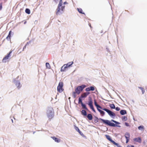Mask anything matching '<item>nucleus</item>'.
Instances as JSON below:
<instances>
[{"mask_svg":"<svg viewBox=\"0 0 147 147\" xmlns=\"http://www.w3.org/2000/svg\"><path fill=\"white\" fill-rule=\"evenodd\" d=\"M12 51H10L6 55L5 57L3 58L2 60L3 62H5L6 60L8 59L9 57L11 56V54L12 53Z\"/></svg>","mask_w":147,"mask_h":147,"instance_id":"obj_7","label":"nucleus"},{"mask_svg":"<svg viewBox=\"0 0 147 147\" xmlns=\"http://www.w3.org/2000/svg\"><path fill=\"white\" fill-rule=\"evenodd\" d=\"M25 12L28 14H30V9L28 8H26L25 10Z\"/></svg>","mask_w":147,"mask_h":147,"instance_id":"obj_28","label":"nucleus"},{"mask_svg":"<svg viewBox=\"0 0 147 147\" xmlns=\"http://www.w3.org/2000/svg\"><path fill=\"white\" fill-rule=\"evenodd\" d=\"M107 113L113 119H114L116 116L115 114L110 110Z\"/></svg>","mask_w":147,"mask_h":147,"instance_id":"obj_9","label":"nucleus"},{"mask_svg":"<svg viewBox=\"0 0 147 147\" xmlns=\"http://www.w3.org/2000/svg\"><path fill=\"white\" fill-rule=\"evenodd\" d=\"M115 110L117 111H118L120 110V108L118 107H117L115 108Z\"/></svg>","mask_w":147,"mask_h":147,"instance_id":"obj_39","label":"nucleus"},{"mask_svg":"<svg viewBox=\"0 0 147 147\" xmlns=\"http://www.w3.org/2000/svg\"><path fill=\"white\" fill-rule=\"evenodd\" d=\"M68 67L66 65L64 66V65L61 67V72H63L65 71L68 68Z\"/></svg>","mask_w":147,"mask_h":147,"instance_id":"obj_13","label":"nucleus"},{"mask_svg":"<svg viewBox=\"0 0 147 147\" xmlns=\"http://www.w3.org/2000/svg\"><path fill=\"white\" fill-rule=\"evenodd\" d=\"M68 4V3H67L66 1H65V2H64L63 3L64 5H65V4Z\"/></svg>","mask_w":147,"mask_h":147,"instance_id":"obj_45","label":"nucleus"},{"mask_svg":"<svg viewBox=\"0 0 147 147\" xmlns=\"http://www.w3.org/2000/svg\"><path fill=\"white\" fill-rule=\"evenodd\" d=\"M114 145L116 146L117 147H122L121 146L119 145L118 143H116Z\"/></svg>","mask_w":147,"mask_h":147,"instance_id":"obj_38","label":"nucleus"},{"mask_svg":"<svg viewBox=\"0 0 147 147\" xmlns=\"http://www.w3.org/2000/svg\"><path fill=\"white\" fill-rule=\"evenodd\" d=\"M33 40H30L29 42V43H30L31 42H33Z\"/></svg>","mask_w":147,"mask_h":147,"instance_id":"obj_47","label":"nucleus"},{"mask_svg":"<svg viewBox=\"0 0 147 147\" xmlns=\"http://www.w3.org/2000/svg\"><path fill=\"white\" fill-rule=\"evenodd\" d=\"M18 78L19 76H18L16 79H15L13 80V82L15 84L18 89H19L22 87V85L21 84L20 81L17 80V79Z\"/></svg>","mask_w":147,"mask_h":147,"instance_id":"obj_5","label":"nucleus"},{"mask_svg":"<svg viewBox=\"0 0 147 147\" xmlns=\"http://www.w3.org/2000/svg\"><path fill=\"white\" fill-rule=\"evenodd\" d=\"M74 127H75V128L76 129V130L77 131H79L80 130L79 129V128L76 127V126H74Z\"/></svg>","mask_w":147,"mask_h":147,"instance_id":"obj_37","label":"nucleus"},{"mask_svg":"<svg viewBox=\"0 0 147 147\" xmlns=\"http://www.w3.org/2000/svg\"><path fill=\"white\" fill-rule=\"evenodd\" d=\"M99 119L102 121L104 123L109 126L113 127H121V126L117 125L120 124V123L117 121L113 119H112L111 121L115 123V124L111 122L110 121L108 120H105L101 118H100Z\"/></svg>","mask_w":147,"mask_h":147,"instance_id":"obj_1","label":"nucleus"},{"mask_svg":"<svg viewBox=\"0 0 147 147\" xmlns=\"http://www.w3.org/2000/svg\"><path fill=\"white\" fill-rule=\"evenodd\" d=\"M127 147H134V146L133 145H128Z\"/></svg>","mask_w":147,"mask_h":147,"instance_id":"obj_43","label":"nucleus"},{"mask_svg":"<svg viewBox=\"0 0 147 147\" xmlns=\"http://www.w3.org/2000/svg\"><path fill=\"white\" fill-rule=\"evenodd\" d=\"M88 105L89 107L93 105V101L92 99L91 98H90V99H89Z\"/></svg>","mask_w":147,"mask_h":147,"instance_id":"obj_20","label":"nucleus"},{"mask_svg":"<svg viewBox=\"0 0 147 147\" xmlns=\"http://www.w3.org/2000/svg\"><path fill=\"white\" fill-rule=\"evenodd\" d=\"M51 138L55 140V141L57 142H60L61 140L60 139L56 138L55 136L51 137Z\"/></svg>","mask_w":147,"mask_h":147,"instance_id":"obj_14","label":"nucleus"},{"mask_svg":"<svg viewBox=\"0 0 147 147\" xmlns=\"http://www.w3.org/2000/svg\"><path fill=\"white\" fill-rule=\"evenodd\" d=\"M82 98H81V96H80L78 99V103L79 104H80L81 105L82 104V103H83L82 102Z\"/></svg>","mask_w":147,"mask_h":147,"instance_id":"obj_26","label":"nucleus"},{"mask_svg":"<svg viewBox=\"0 0 147 147\" xmlns=\"http://www.w3.org/2000/svg\"><path fill=\"white\" fill-rule=\"evenodd\" d=\"M30 43H29V42H28L27 43H26V46H27L28 45V44H30Z\"/></svg>","mask_w":147,"mask_h":147,"instance_id":"obj_48","label":"nucleus"},{"mask_svg":"<svg viewBox=\"0 0 147 147\" xmlns=\"http://www.w3.org/2000/svg\"><path fill=\"white\" fill-rule=\"evenodd\" d=\"M106 49H107V51H109V49H108V48H107Z\"/></svg>","mask_w":147,"mask_h":147,"instance_id":"obj_49","label":"nucleus"},{"mask_svg":"<svg viewBox=\"0 0 147 147\" xmlns=\"http://www.w3.org/2000/svg\"><path fill=\"white\" fill-rule=\"evenodd\" d=\"M134 140L139 143H141V139L140 137L135 138L134 139Z\"/></svg>","mask_w":147,"mask_h":147,"instance_id":"obj_17","label":"nucleus"},{"mask_svg":"<svg viewBox=\"0 0 147 147\" xmlns=\"http://www.w3.org/2000/svg\"><path fill=\"white\" fill-rule=\"evenodd\" d=\"M78 10L79 12L80 13L85 14L84 12H83L82 9L80 8H78Z\"/></svg>","mask_w":147,"mask_h":147,"instance_id":"obj_27","label":"nucleus"},{"mask_svg":"<svg viewBox=\"0 0 147 147\" xmlns=\"http://www.w3.org/2000/svg\"><path fill=\"white\" fill-rule=\"evenodd\" d=\"M63 84L62 82H60L59 83L57 87V90L59 92L61 93L63 91L64 89L63 88Z\"/></svg>","mask_w":147,"mask_h":147,"instance_id":"obj_6","label":"nucleus"},{"mask_svg":"<svg viewBox=\"0 0 147 147\" xmlns=\"http://www.w3.org/2000/svg\"><path fill=\"white\" fill-rule=\"evenodd\" d=\"M90 109L93 111V112H94V113H96V111L94 108L93 105H92V106H90Z\"/></svg>","mask_w":147,"mask_h":147,"instance_id":"obj_36","label":"nucleus"},{"mask_svg":"<svg viewBox=\"0 0 147 147\" xmlns=\"http://www.w3.org/2000/svg\"><path fill=\"white\" fill-rule=\"evenodd\" d=\"M26 23V22H24V24H25Z\"/></svg>","mask_w":147,"mask_h":147,"instance_id":"obj_52","label":"nucleus"},{"mask_svg":"<svg viewBox=\"0 0 147 147\" xmlns=\"http://www.w3.org/2000/svg\"><path fill=\"white\" fill-rule=\"evenodd\" d=\"M70 98V97H69V99Z\"/></svg>","mask_w":147,"mask_h":147,"instance_id":"obj_55","label":"nucleus"},{"mask_svg":"<svg viewBox=\"0 0 147 147\" xmlns=\"http://www.w3.org/2000/svg\"><path fill=\"white\" fill-rule=\"evenodd\" d=\"M86 87L84 84H82L81 86H78L75 89V91L72 92V96L74 98L76 97V94L79 95L83 90V89Z\"/></svg>","mask_w":147,"mask_h":147,"instance_id":"obj_2","label":"nucleus"},{"mask_svg":"<svg viewBox=\"0 0 147 147\" xmlns=\"http://www.w3.org/2000/svg\"><path fill=\"white\" fill-rule=\"evenodd\" d=\"M35 131H34V132H33V134H34V133H35Z\"/></svg>","mask_w":147,"mask_h":147,"instance_id":"obj_54","label":"nucleus"},{"mask_svg":"<svg viewBox=\"0 0 147 147\" xmlns=\"http://www.w3.org/2000/svg\"><path fill=\"white\" fill-rule=\"evenodd\" d=\"M100 109L105 111L107 112V113H108V112L109 110L106 108H103L102 107H101V108H100Z\"/></svg>","mask_w":147,"mask_h":147,"instance_id":"obj_30","label":"nucleus"},{"mask_svg":"<svg viewBox=\"0 0 147 147\" xmlns=\"http://www.w3.org/2000/svg\"><path fill=\"white\" fill-rule=\"evenodd\" d=\"M105 136H106L107 139L109 141L112 142L113 144L114 145L115 144L116 142L112 139L111 137L109 135H106Z\"/></svg>","mask_w":147,"mask_h":147,"instance_id":"obj_8","label":"nucleus"},{"mask_svg":"<svg viewBox=\"0 0 147 147\" xmlns=\"http://www.w3.org/2000/svg\"><path fill=\"white\" fill-rule=\"evenodd\" d=\"M138 88L141 90L142 94H144L145 92V90L144 88L141 87H138Z\"/></svg>","mask_w":147,"mask_h":147,"instance_id":"obj_29","label":"nucleus"},{"mask_svg":"<svg viewBox=\"0 0 147 147\" xmlns=\"http://www.w3.org/2000/svg\"><path fill=\"white\" fill-rule=\"evenodd\" d=\"M94 104L95 106L96 107L97 109L99 108H101V107L98 104L96 100L95 99H94Z\"/></svg>","mask_w":147,"mask_h":147,"instance_id":"obj_12","label":"nucleus"},{"mask_svg":"<svg viewBox=\"0 0 147 147\" xmlns=\"http://www.w3.org/2000/svg\"><path fill=\"white\" fill-rule=\"evenodd\" d=\"M2 8V5L1 3L0 4V9L1 10Z\"/></svg>","mask_w":147,"mask_h":147,"instance_id":"obj_46","label":"nucleus"},{"mask_svg":"<svg viewBox=\"0 0 147 147\" xmlns=\"http://www.w3.org/2000/svg\"><path fill=\"white\" fill-rule=\"evenodd\" d=\"M120 113L121 115H124L127 114V111L125 110H121L120 111Z\"/></svg>","mask_w":147,"mask_h":147,"instance_id":"obj_16","label":"nucleus"},{"mask_svg":"<svg viewBox=\"0 0 147 147\" xmlns=\"http://www.w3.org/2000/svg\"><path fill=\"white\" fill-rule=\"evenodd\" d=\"M78 132L83 137H86V136L83 134L81 131L80 130L78 131Z\"/></svg>","mask_w":147,"mask_h":147,"instance_id":"obj_34","label":"nucleus"},{"mask_svg":"<svg viewBox=\"0 0 147 147\" xmlns=\"http://www.w3.org/2000/svg\"><path fill=\"white\" fill-rule=\"evenodd\" d=\"M125 125L126 126H127V127H128L129 126V124L128 123H127V122H125Z\"/></svg>","mask_w":147,"mask_h":147,"instance_id":"obj_40","label":"nucleus"},{"mask_svg":"<svg viewBox=\"0 0 147 147\" xmlns=\"http://www.w3.org/2000/svg\"><path fill=\"white\" fill-rule=\"evenodd\" d=\"M62 0H60L57 9L56 14L57 15H60L64 12L65 6L62 5Z\"/></svg>","mask_w":147,"mask_h":147,"instance_id":"obj_3","label":"nucleus"},{"mask_svg":"<svg viewBox=\"0 0 147 147\" xmlns=\"http://www.w3.org/2000/svg\"><path fill=\"white\" fill-rule=\"evenodd\" d=\"M81 105L82 109H84L87 111H88V109L86 107V105L85 104L82 103V104H81Z\"/></svg>","mask_w":147,"mask_h":147,"instance_id":"obj_18","label":"nucleus"},{"mask_svg":"<svg viewBox=\"0 0 147 147\" xmlns=\"http://www.w3.org/2000/svg\"><path fill=\"white\" fill-rule=\"evenodd\" d=\"M117 43H118V39H117Z\"/></svg>","mask_w":147,"mask_h":147,"instance_id":"obj_53","label":"nucleus"},{"mask_svg":"<svg viewBox=\"0 0 147 147\" xmlns=\"http://www.w3.org/2000/svg\"><path fill=\"white\" fill-rule=\"evenodd\" d=\"M86 116L89 120H91L92 119L93 117L91 114H88Z\"/></svg>","mask_w":147,"mask_h":147,"instance_id":"obj_21","label":"nucleus"},{"mask_svg":"<svg viewBox=\"0 0 147 147\" xmlns=\"http://www.w3.org/2000/svg\"><path fill=\"white\" fill-rule=\"evenodd\" d=\"M12 33V34L13 35V33L11 31H10L9 32V34H8V35L7 36H8V37H10V38L11 37V34Z\"/></svg>","mask_w":147,"mask_h":147,"instance_id":"obj_35","label":"nucleus"},{"mask_svg":"<svg viewBox=\"0 0 147 147\" xmlns=\"http://www.w3.org/2000/svg\"><path fill=\"white\" fill-rule=\"evenodd\" d=\"M11 121H12V123H13V119H11Z\"/></svg>","mask_w":147,"mask_h":147,"instance_id":"obj_50","label":"nucleus"},{"mask_svg":"<svg viewBox=\"0 0 147 147\" xmlns=\"http://www.w3.org/2000/svg\"><path fill=\"white\" fill-rule=\"evenodd\" d=\"M81 113L82 115L84 116H86L87 115V113L86 111L84 110H82L81 111Z\"/></svg>","mask_w":147,"mask_h":147,"instance_id":"obj_22","label":"nucleus"},{"mask_svg":"<svg viewBox=\"0 0 147 147\" xmlns=\"http://www.w3.org/2000/svg\"><path fill=\"white\" fill-rule=\"evenodd\" d=\"M97 110L100 112V114L102 116H103L105 114V112L103 111L100 110V108L97 109Z\"/></svg>","mask_w":147,"mask_h":147,"instance_id":"obj_19","label":"nucleus"},{"mask_svg":"<svg viewBox=\"0 0 147 147\" xmlns=\"http://www.w3.org/2000/svg\"><path fill=\"white\" fill-rule=\"evenodd\" d=\"M129 138H128V139H126V143H127L129 142Z\"/></svg>","mask_w":147,"mask_h":147,"instance_id":"obj_42","label":"nucleus"},{"mask_svg":"<svg viewBox=\"0 0 147 147\" xmlns=\"http://www.w3.org/2000/svg\"><path fill=\"white\" fill-rule=\"evenodd\" d=\"M138 129L141 131H144V127L143 125H140L138 127Z\"/></svg>","mask_w":147,"mask_h":147,"instance_id":"obj_24","label":"nucleus"},{"mask_svg":"<svg viewBox=\"0 0 147 147\" xmlns=\"http://www.w3.org/2000/svg\"><path fill=\"white\" fill-rule=\"evenodd\" d=\"M130 136V134L126 132L125 133V136L126 139L129 138Z\"/></svg>","mask_w":147,"mask_h":147,"instance_id":"obj_23","label":"nucleus"},{"mask_svg":"<svg viewBox=\"0 0 147 147\" xmlns=\"http://www.w3.org/2000/svg\"><path fill=\"white\" fill-rule=\"evenodd\" d=\"M95 119H94V122L95 123H97L98 122V119L97 117L95 116Z\"/></svg>","mask_w":147,"mask_h":147,"instance_id":"obj_31","label":"nucleus"},{"mask_svg":"<svg viewBox=\"0 0 147 147\" xmlns=\"http://www.w3.org/2000/svg\"><path fill=\"white\" fill-rule=\"evenodd\" d=\"M95 90V86H91L90 87H88L86 88L85 90L87 91V92H88V91H94Z\"/></svg>","mask_w":147,"mask_h":147,"instance_id":"obj_10","label":"nucleus"},{"mask_svg":"<svg viewBox=\"0 0 147 147\" xmlns=\"http://www.w3.org/2000/svg\"><path fill=\"white\" fill-rule=\"evenodd\" d=\"M73 64V61L70 62H68L67 64H64V66L66 65L67 66L68 68L70 67Z\"/></svg>","mask_w":147,"mask_h":147,"instance_id":"obj_15","label":"nucleus"},{"mask_svg":"<svg viewBox=\"0 0 147 147\" xmlns=\"http://www.w3.org/2000/svg\"><path fill=\"white\" fill-rule=\"evenodd\" d=\"M46 67L48 69H50L51 68L50 65L48 63H46Z\"/></svg>","mask_w":147,"mask_h":147,"instance_id":"obj_32","label":"nucleus"},{"mask_svg":"<svg viewBox=\"0 0 147 147\" xmlns=\"http://www.w3.org/2000/svg\"><path fill=\"white\" fill-rule=\"evenodd\" d=\"M11 38L8 37V36H7L6 37V39L8 40H10Z\"/></svg>","mask_w":147,"mask_h":147,"instance_id":"obj_41","label":"nucleus"},{"mask_svg":"<svg viewBox=\"0 0 147 147\" xmlns=\"http://www.w3.org/2000/svg\"><path fill=\"white\" fill-rule=\"evenodd\" d=\"M47 115L50 120L53 117L54 115V112L53 108L51 107H49L47 111Z\"/></svg>","mask_w":147,"mask_h":147,"instance_id":"obj_4","label":"nucleus"},{"mask_svg":"<svg viewBox=\"0 0 147 147\" xmlns=\"http://www.w3.org/2000/svg\"><path fill=\"white\" fill-rule=\"evenodd\" d=\"M121 119L123 121H126L127 120V118L125 116L122 117Z\"/></svg>","mask_w":147,"mask_h":147,"instance_id":"obj_33","label":"nucleus"},{"mask_svg":"<svg viewBox=\"0 0 147 147\" xmlns=\"http://www.w3.org/2000/svg\"><path fill=\"white\" fill-rule=\"evenodd\" d=\"M109 107L111 109H114L115 108V105L113 104H110L109 105Z\"/></svg>","mask_w":147,"mask_h":147,"instance_id":"obj_25","label":"nucleus"},{"mask_svg":"<svg viewBox=\"0 0 147 147\" xmlns=\"http://www.w3.org/2000/svg\"><path fill=\"white\" fill-rule=\"evenodd\" d=\"M96 92H97L98 93V92L97 90H96Z\"/></svg>","mask_w":147,"mask_h":147,"instance_id":"obj_51","label":"nucleus"},{"mask_svg":"<svg viewBox=\"0 0 147 147\" xmlns=\"http://www.w3.org/2000/svg\"><path fill=\"white\" fill-rule=\"evenodd\" d=\"M90 94V93L89 92H84L81 95V98H85L87 96Z\"/></svg>","mask_w":147,"mask_h":147,"instance_id":"obj_11","label":"nucleus"},{"mask_svg":"<svg viewBox=\"0 0 147 147\" xmlns=\"http://www.w3.org/2000/svg\"><path fill=\"white\" fill-rule=\"evenodd\" d=\"M26 45H25L23 48L22 51H24L25 49L26 48Z\"/></svg>","mask_w":147,"mask_h":147,"instance_id":"obj_44","label":"nucleus"}]
</instances>
